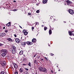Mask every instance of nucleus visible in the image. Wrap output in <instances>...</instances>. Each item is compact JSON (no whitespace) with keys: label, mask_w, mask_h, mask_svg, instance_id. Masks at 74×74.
Instances as JSON below:
<instances>
[{"label":"nucleus","mask_w":74,"mask_h":74,"mask_svg":"<svg viewBox=\"0 0 74 74\" xmlns=\"http://www.w3.org/2000/svg\"><path fill=\"white\" fill-rule=\"evenodd\" d=\"M30 42V45H32V44H33L32 42Z\"/></svg>","instance_id":"31"},{"label":"nucleus","mask_w":74,"mask_h":74,"mask_svg":"<svg viewBox=\"0 0 74 74\" xmlns=\"http://www.w3.org/2000/svg\"><path fill=\"white\" fill-rule=\"evenodd\" d=\"M12 48L14 50H16V47H13V48Z\"/></svg>","instance_id":"26"},{"label":"nucleus","mask_w":74,"mask_h":74,"mask_svg":"<svg viewBox=\"0 0 74 74\" xmlns=\"http://www.w3.org/2000/svg\"><path fill=\"white\" fill-rule=\"evenodd\" d=\"M49 34H52V30L51 29L49 30Z\"/></svg>","instance_id":"19"},{"label":"nucleus","mask_w":74,"mask_h":74,"mask_svg":"<svg viewBox=\"0 0 74 74\" xmlns=\"http://www.w3.org/2000/svg\"><path fill=\"white\" fill-rule=\"evenodd\" d=\"M25 74H28V72L27 71H25Z\"/></svg>","instance_id":"32"},{"label":"nucleus","mask_w":74,"mask_h":74,"mask_svg":"<svg viewBox=\"0 0 74 74\" xmlns=\"http://www.w3.org/2000/svg\"><path fill=\"white\" fill-rule=\"evenodd\" d=\"M58 68H59V67H58Z\"/></svg>","instance_id":"63"},{"label":"nucleus","mask_w":74,"mask_h":74,"mask_svg":"<svg viewBox=\"0 0 74 74\" xmlns=\"http://www.w3.org/2000/svg\"><path fill=\"white\" fill-rule=\"evenodd\" d=\"M34 27H32V30H33V29H34Z\"/></svg>","instance_id":"42"},{"label":"nucleus","mask_w":74,"mask_h":74,"mask_svg":"<svg viewBox=\"0 0 74 74\" xmlns=\"http://www.w3.org/2000/svg\"><path fill=\"white\" fill-rule=\"evenodd\" d=\"M0 74H6V72H4L3 71H1Z\"/></svg>","instance_id":"17"},{"label":"nucleus","mask_w":74,"mask_h":74,"mask_svg":"<svg viewBox=\"0 0 74 74\" xmlns=\"http://www.w3.org/2000/svg\"><path fill=\"white\" fill-rule=\"evenodd\" d=\"M16 52V50L12 49V53H15Z\"/></svg>","instance_id":"15"},{"label":"nucleus","mask_w":74,"mask_h":74,"mask_svg":"<svg viewBox=\"0 0 74 74\" xmlns=\"http://www.w3.org/2000/svg\"><path fill=\"white\" fill-rule=\"evenodd\" d=\"M50 27H51V26H50Z\"/></svg>","instance_id":"59"},{"label":"nucleus","mask_w":74,"mask_h":74,"mask_svg":"<svg viewBox=\"0 0 74 74\" xmlns=\"http://www.w3.org/2000/svg\"><path fill=\"white\" fill-rule=\"evenodd\" d=\"M26 30L25 29H23V33H25L26 32Z\"/></svg>","instance_id":"22"},{"label":"nucleus","mask_w":74,"mask_h":74,"mask_svg":"<svg viewBox=\"0 0 74 74\" xmlns=\"http://www.w3.org/2000/svg\"><path fill=\"white\" fill-rule=\"evenodd\" d=\"M28 65L29 66H30V67H31V63H30V62H29Z\"/></svg>","instance_id":"25"},{"label":"nucleus","mask_w":74,"mask_h":74,"mask_svg":"<svg viewBox=\"0 0 74 74\" xmlns=\"http://www.w3.org/2000/svg\"><path fill=\"white\" fill-rule=\"evenodd\" d=\"M12 48H14V47L15 46L14 45H12Z\"/></svg>","instance_id":"39"},{"label":"nucleus","mask_w":74,"mask_h":74,"mask_svg":"<svg viewBox=\"0 0 74 74\" xmlns=\"http://www.w3.org/2000/svg\"><path fill=\"white\" fill-rule=\"evenodd\" d=\"M24 35H27L28 34V32H25L24 33Z\"/></svg>","instance_id":"21"},{"label":"nucleus","mask_w":74,"mask_h":74,"mask_svg":"<svg viewBox=\"0 0 74 74\" xmlns=\"http://www.w3.org/2000/svg\"><path fill=\"white\" fill-rule=\"evenodd\" d=\"M47 27H44V30L45 31L46 30H47Z\"/></svg>","instance_id":"23"},{"label":"nucleus","mask_w":74,"mask_h":74,"mask_svg":"<svg viewBox=\"0 0 74 74\" xmlns=\"http://www.w3.org/2000/svg\"><path fill=\"white\" fill-rule=\"evenodd\" d=\"M58 71H60V70H58Z\"/></svg>","instance_id":"55"},{"label":"nucleus","mask_w":74,"mask_h":74,"mask_svg":"<svg viewBox=\"0 0 74 74\" xmlns=\"http://www.w3.org/2000/svg\"><path fill=\"white\" fill-rule=\"evenodd\" d=\"M26 44H27L28 45H30V42H26Z\"/></svg>","instance_id":"20"},{"label":"nucleus","mask_w":74,"mask_h":74,"mask_svg":"<svg viewBox=\"0 0 74 74\" xmlns=\"http://www.w3.org/2000/svg\"><path fill=\"white\" fill-rule=\"evenodd\" d=\"M5 33H0V37H4V36H5Z\"/></svg>","instance_id":"4"},{"label":"nucleus","mask_w":74,"mask_h":74,"mask_svg":"<svg viewBox=\"0 0 74 74\" xmlns=\"http://www.w3.org/2000/svg\"><path fill=\"white\" fill-rule=\"evenodd\" d=\"M18 74V73L17 72H16L15 73V74Z\"/></svg>","instance_id":"40"},{"label":"nucleus","mask_w":74,"mask_h":74,"mask_svg":"<svg viewBox=\"0 0 74 74\" xmlns=\"http://www.w3.org/2000/svg\"><path fill=\"white\" fill-rule=\"evenodd\" d=\"M37 62V60H35L34 61V63H36Z\"/></svg>","instance_id":"30"},{"label":"nucleus","mask_w":74,"mask_h":74,"mask_svg":"<svg viewBox=\"0 0 74 74\" xmlns=\"http://www.w3.org/2000/svg\"><path fill=\"white\" fill-rule=\"evenodd\" d=\"M19 26L20 27V28H21V29H22V27H21V26L19 25Z\"/></svg>","instance_id":"45"},{"label":"nucleus","mask_w":74,"mask_h":74,"mask_svg":"<svg viewBox=\"0 0 74 74\" xmlns=\"http://www.w3.org/2000/svg\"><path fill=\"white\" fill-rule=\"evenodd\" d=\"M52 30H53V29H52Z\"/></svg>","instance_id":"62"},{"label":"nucleus","mask_w":74,"mask_h":74,"mask_svg":"<svg viewBox=\"0 0 74 74\" xmlns=\"http://www.w3.org/2000/svg\"><path fill=\"white\" fill-rule=\"evenodd\" d=\"M39 69L40 71H41L42 72H44L45 73H47V70L45 68H43L42 67H40L39 68Z\"/></svg>","instance_id":"1"},{"label":"nucleus","mask_w":74,"mask_h":74,"mask_svg":"<svg viewBox=\"0 0 74 74\" xmlns=\"http://www.w3.org/2000/svg\"><path fill=\"white\" fill-rule=\"evenodd\" d=\"M1 65L2 66H5V65L3 64V63H2V64Z\"/></svg>","instance_id":"34"},{"label":"nucleus","mask_w":74,"mask_h":74,"mask_svg":"<svg viewBox=\"0 0 74 74\" xmlns=\"http://www.w3.org/2000/svg\"><path fill=\"white\" fill-rule=\"evenodd\" d=\"M36 13H39V12H40V11L39 10H38L36 11Z\"/></svg>","instance_id":"27"},{"label":"nucleus","mask_w":74,"mask_h":74,"mask_svg":"<svg viewBox=\"0 0 74 74\" xmlns=\"http://www.w3.org/2000/svg\"><path fill=\"white\" fill-rule=\"evenodd\" d=\"M22 44L23 45V46H25L26 44V42H22Z\"/></svg>","instance_id":"13"},{"label":"nucleus","mask_w":74,"mask_h":74,"mask_svg":"<svg viewBox=\"0 0 74 74\" xmlns=\"http://www.w3.org/2000/svg\"><path fill=\"white\" fill-rule=\"evenodd\" d=\"M6 54H7V53H2V56L3 57H4V56H5V55H6Z\"/></svg>","instance_id":"11"},{"label":"nucleus","mask_w":74,"mask_h":74,"mask_svg":"<svg viewBox=\"0 0 74 74\" xmlns=\"http://www.w3.org/2000/svg\"><path fill=\"white\" fill-rule=\"evenodd\" d=\"M49 46H50V45H49Z\"/></svg>","instance_id":"61"},{"label":"nucleus","mask_w":74,"mask_h":74,"mask_svg":"<svg viewBox=\"0 0 74 74\" xmlns=\"http://www.w3.org/2000/svg\"><path fill=\"white\" fill-rule=\"evenodd\" d=\"M23 66H25L26 65V64H23Z\"/></svg>","instance_id":"50"},{"label":"nucleus","mask_w":74,"mask_h":74,"mask_svg":"<svg viewBox=\"0 0 74 74\" xmlns=\"http://www.w3.org/2000/svg\"><path fill=\"white\" fill-rule=\"evenodd\" d=\"M41 60H42V61L43 60V59L42 58V59H41Z\"/></svg>","instance_id":"48"},{"label":"nucleus","mask_w":74,"mask_h":74,"mask_svg":"<svg viewBox=\"0 0 74 74\" xmlns=\"http://www.w3.org/2000/svg\"><path fill=\"white\" fill-rule=\"evenodd\" d=\"M36 54H35L34 55V57H36Z\"/></svg>","instance_id":"44"},{"label":"nucleus","mask_w":74,"mask_h":74,"mask_svg":"<svg viewBox=\"0 0 74 74\" xmlns=\"http://www.w3.org/2000/svg\"><path fill=\"white\" fill-rule=\"evenodd\" d=\"M39 25V23L36 22V25Z\"/></svg>","instance_id":"29"},{"label":"nucleus","mask_w":74,"mask_h":74,"mask_svg":"<svg viewBox=\"0 0 74 74\" xmlns=\"http://www.w3.org/2000/svg\"><path fill=\"white\" fill-rule=\"evenodd\" d=\"M10 23H10V22H9V23H8L6 24V26L9 27L10 26H11V24Z\"/></svg>","instance_id":"16"},{"label":"nucleus","mask_w":74,"mask_h":74,"mask_svg":"<svg viewBox=\"0 0 74 74\" xmlns=\"http://www.w3.org/2000/svg\"><path fill=\"white\" fill-rule=\"evenodd\" d=\"M3 45V44L1 43H0V47H1Z\"/></svg>","instance_id":"38"},{"label":"nucleus","mask_w":74,"mask_h":74,"mask_svg":"<svg viewBox=\"0 0 74 74\" xmlns=\"http://www.w3.org/2000/svg\"><path fill=\"white\" fill-rule=\"evenodd\" d=\"M69 12L70 14H71V15H73V14H74V12H73V10L71 9H69Z\"/></svg>","instance_id":"3"},{"label":"nucleus","mask_w":74,"mask_h":74,"mask_svg":"<svg viewBox=\"0 0 74 74\" xmlns=\"http://www.w3.org/2000/svg\"><path fill=\"white\" fill-rule=\"evenodd\" d=\"M66 2L67 3V4L69 5H70V4H72V3H73L71 1H70L69 0H67Z\"/></svg>","instance_id":"5"},{"label":"nucleus","mask_w":74,"mask_h":74,"mask_svg":"<svg viewBox=\"0 0 74 74\" xmlns=\"http://www.w3.org/2000/svg\"><path fill=\"white\" fill-rule=\"evenodd\" d=\"M12 69H13V70H14V68L12 67Z\"/></svg>","instance_id":"54"},{"label":"nucleus","mask_w":74,"mask_h":74,"mask_svg":"<svg viewBox=\"0 0 74 74\" xmlns=\"http://www.w3.org/2000/svg\"><path fill=\"white\" fill-rule=\"evenodd\" d=\"M3 29H5V27H3Z\"/></svg>","instance_id":"47"},{"label":"nucleus","mask_w":74,"mask_h":74,"mask_svg":"<svg viewBox=\"0 0 74 74\" xmlns=\"http://www.w3.org/2000/svg\"><path fill=\"white\" fill-rule=\"evenodd\" d=\"M15 41L16 42H17V43H19V42H20L19 39H16Z\"/></svg>","instance_id":"12"},{"label":"nucleus","mask_w":74,"mask_h":74,"mask_svg":"<svg viewBox=\"0 0 74 74\" xmlns=\"http://www.w3.org/2000/svg\"><path fill=\"white\" fill-rule=\"evenodd\" d=\"M37 59H39V58H40V57H39V56H38V57H37Z\"/></svg>","instance_id":"46"},{"label":"nucleus","mask_w":74,"mask_h":74,"mask_svg":"<svg viewBox=\"0 0 74 74\" xmlns=\"http://www.w3.org/2000/svg\"><path fill=\"white\" fill-rule=\"evenodd\" d=\"M18 10L17 9H15L14 10V11H16Z\"/></svg>","instance_id":"37"},{"label":"nucleus","mask_w":74,"mask_h":74,"mask_svg":"<svg viewBox=\"0 0 74 74\" xmlns=\"http://www.w3.org/2000/svg\"><path fill=\"white\" fill-rule=\"evenodd\" d=\"M69 34L70 36H71V34L73 36H74V31L71 32L70 31H69Z\"/></svg>","instance_id":"2"},{"label":"nucleus","mask_w":74,"mask_h":74,"mask_svg":"<svg viewBox=\"0 0 74 74\" xmlns=\"http://www.w3.org/2000/svg\"><path fill=\"white\" fill-rule=\"evenodd\" d=\"M32 41L34 43V42H36V39L35 38H33V39H32Z\"/></svg>","instance_id":"9"},{"label":"nucleus","mask_w":74,"mask_h":74,"mask_svg":"<svg viewBox=\"0 0 74 74\" xmlns=\"http://www.w3.org/2000/svg\"><path fill=\"white\" fill-rule=\"evenodd\" d=\"M71 40H72V38H71Z\"/></svg>","instance_id":"60"},{"label":"nucleus","mask_w":74,"mask_h":74,"mask_svg":"<svg viewBox=\"0 0 74 74\" xmlns=\"http://www.w3.org/2000/svg\"><path fill=\"white\" fill-rule=\"evenodd\" d=\"M19 71L21 73H22L23 72V69L22 68H20L19 69Z\"/></svg>","instance_id":"18"},{"label":"nucleus","mask_w":74,"mask_h":74,"mask_svg":"<svg viewBox=\"0 0 74 74\" xmlns=\"http://www.w3.org/2000/svg\"><path fill=\"white\" fill-rule=\"evenodd\" d=\"M57 67H58V66H57Z\"/></svg>","instance_id":"57"},{"label":"nucleus","mask_w":74,"mask_h":74,"mask_svg":"<svg viewBox=\"0 0 74 74\" xmlns=\"http://www.w3.org/2000/svg\"><path fill=\"white\" fill-rule=\"evenodd\" d=\"M25 60H26V58H25Z\"/></svg>","instance_id":"56"},{"label":"nucleus","mask_w":74,"mask_h":74,"mask_svg":"<svg viewBox=\"0 0 74 74\" xmlns=\"http://www.w3.org/2000/svg\"><path fill=\"white\" fill-rule=\"evenodd\" d=\"M47 1H48V0H43V3L44 4H45Z\"/></svg>","instance_id":"14"},{"label":"nucleus","mask_w":74,"mask_h":74,"mask_svg":"<svg viewBox=\"0 0 74 74\" xmlns=\"http://www.w3.org/2000/svg\"><path fill=\"white\" fill-rule=\"evenodd\" d=\"M44 58H45V59L46 61H48V59L46 57H45Z\"/></svg>","instance_id":"28"},{"label":"nucleus","mask_w":74,"mask_h":74,"mask_svg":"<svg viewBox=\"0 0 74 74\" xmlns=\"http://www.w3.org/2000/svg\"><path fill=\"white\" fill-rule=\"evenodd\" d=\"M70 38H71V37H70Z\"/></svg>","instance_id":"58"},{"label":"nucleus","mask_w":74,"mask_h":74,"mask_svg":"<svg viewBox=\"0 0 74 74\" xmlns=\"http://www.w3.org/2000/svg\"><path fill=\"white\" fill-rule=\"evenodd\" d=\"M14 69H17L18 67V65L16 64H14Z\"/></svg>","instance_id":"8"},{"label":"nucleus","mask_w":74,"mask_h":74,"mask_svg":"<svg viewBox=\"0 0 74 74\" xmlns=\"http://www.w3.org/2000/svg\"><path fill=\"white\" fill-rule=\"evenodd\" d=\"M1 52H4L6 53L7 52V50L6 49H2L1 51Z\"/></svg>","instance_id":"7"},{"label":"nucleus","mask_w":74,"mask_h":74,"mask_svg":"<svg viewBox=\"0 0 74 74\" xmlns=\"http://www.w3.org/2000/svg\"><path fill=\"white\" fill-rule=\"evenodd\" d=\"M51 72H52V73H53V71L52 70H51Z\"/></svg>","instance_id":"53"},{"label":"nucleus","mask_w":74,"mask_h":74,"mask_svg":"<svg viewBox=\"0 0 74 74\" xmlns=\"http://www.w3.org/2000/svg\"><path fill=\"white\" fill-rule=\"evenodd\" d=\"M23 51H21L19 52V54L22 55H23Z\"/></svg>","instance_id":"10"},{"label":"nucleus","mask_w":74,"mask_h":74,"mask_svg":"<svg viewBox=\"0 0 74 74\" xmlns=\"http://www.w3.org/2000/svg\"><path fill=\"white\" fill-rule=\"evenodd\" d=\"M7 41H9V42H12V39L10 38H9L8 39H7Z\"/></svg>","instance_id":"6"},{"label":"nucleus","mask_w":74,"mask_h":74,"mask_svg":"<svg viewBox=\"0 0 74 74\" xmlns=\"http://www.w3.org/2000/svg\"><path fill=\"white\" fill-rule=\"evenodd\" d=\"M14 1V3L16 2V1Z\"/></svg>","instance_id":"49"},{"label":"nucleus","mask_w":74,"mask_h":74,"mask_svg":"<svg viewBox=\"0 0 74 74\" xmlns=\"http://www.w3.org/2000/svg\"><path fill=\"white\" fill-rule=\"evenodd\" d=\"M14 37H16V35L15 34L14 35Z\"/></svg>","instance_id":"43"},{"label":"nucleus","mask_w":74,"mask_h":74,"mask_svg":"<svg viewBox=\"0 0 74 74\" xmlns=\"http://www.w3.org/2000/svg\"><path fill=\"white\" fill-rule=\"evenodd\" d=\"M8 32V30H6L5 31V33H7Z\"/></svg>","instance_id":"33"},{"label":"nucleus","mask_w":74,"mask_h":74,"mask_svg":"<svg viewBox=\"0 0 74 74\" xmlns=\"http://www.w3.org/2000/svg\"><path fill=\"white\" fill-rule=\"evenodd\" d=\"M3 64H4L5 65V64H6V62H5V61H4L3 62Z\"/></svg>","instance_id":"24"},{"label":"nucleus","mask_w":74,"mask_h":74,"mask_svg":"<svg viewBox=\"0 0 74 74\" xmlns=\"http://www.w3.org/2000/svg\"><path fill=\"white\" fill-rule=\"evenodd\" d=\"M28 14L29 15H31V13H28Z\"/></svg>","instance_id":"41"},{"label":"nucleus","mask_w":74,"mask_h":74,"mask_svg":"<svg viewBox=\"0 0 74 74\" xmlns=\"http://www.w3.org/2000/svg\"><path fill=\"white\" fill-rule=\"evenodd\" d=\"M50 55L51 56H53V55H54V54H53V53H51L50 54Z\"/></svg>","instance_id":"35"},{"label":"nucleus","mask_w":74,"mask_h":74,"mask_svg":"<svg viewBox=\"0 0 74 74\" xmlns=\"http://www.w3.org/2000/svg\"><path fill=\"white\" fill-rule=\"evenodd\" d=\"M42 27H43V26H44V25H42Z\"/></svg>","instance_id":"52"},{"label":"nucleus","mask_w":74,"mask_h":74,"mask_svg":"<svg viewBox=\"0 0 74 74\" xmlns=\"http://www.w3.org/2000/svg\"><path fill=\"white\" fill-rule=\"evenodd\" d=\"M25 70H26V71H28L29 70V69L27 68H25Z\"/></svg>","instance_id":"36"},{"label":"nucleus","mask_w":74,"mask_h":74,"mask_svg":"<svg viewBox=\"0 0 74 74\" xmlns=\"http://www.w3.org/2000/svg\"><path fill=\"white\" fill-rule=\"evenodd\" d=\"M64 23H66V22H65V21H64Z\"/></svg>","instance_id":"51"}]
</instances>
